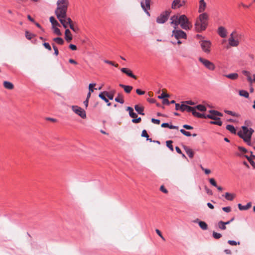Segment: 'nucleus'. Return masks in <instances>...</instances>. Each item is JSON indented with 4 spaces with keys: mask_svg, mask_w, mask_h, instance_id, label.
I'll list each match as a JSON object with an SVG mask.
<instances>
[{
    "mask_svg": "<svg viewBox=\"0 0 255 255\" xmlns=\"http://www.w3.org/2000/svg\"><path fill=\"white\" fill-rule=\"evenodd\" d=\"M170 20L171 24L174 25L175 29H176L179 25H180L181 27L185 30H188L190 28V23L187 16L184 14L174 15L171 17Z\"/></svg>",
    "mask_w": 255,
    "mask_h": 255,
    "instance_id": "obj_1",
    "label": "nucleus"
},
{
    "mask_svg": "<svg viewBox=\"0 0 255 255\" xmlns=\"http://www.w3.org/2000/svg\"><path fill=\"white\" fill-rule=\"evenodd\" d=\"M242 128L243 131L240 130L237 133V134L242 138L248 145L250 146L252 145L251 141L252 135L254 132V130L252 128H248L246 126H242Z\"/></svg>",
    "mask_w": 255,
    "mask_h": 255,
    "instance_id": "obj_2",
    "label": "nucleus"
},
{
    "mask_svg": "<svg viewBox=\"0 0 255 255\" xmlns=\"http://www.w3.org/2000/svg\"><path fill=\"white\" fill-rule=\"evenodd\" d=\"M207 26V13L204 12L200 14L197 18L195 23V29L197 31L201 32L205 30Z\"/></svg>",
    "mask_w": 255,
    "mask_h": 255,
    "instance_id": "obj_3",
    "label": "nucleus"
},
{
    "mask_svg": "<svg viewBox=\"0 0 255 255\" xmlns=\"http://www.w3.org/2000/svg\"><path fill=\"white\" fill-rule=\"evenodd\" d=\"M243 35L238 33L237 31L234 30L230 34L228 39L229 45L230 47H237L239 45Z\"/></svg>",
    "mask_w": 255,
    "mask_h": 255,
    "instance_id": "obj_4",
    "label": "nucleus"
},
{
    "mask_svg": "<svg viewBox=\"0 0 255 255\" xmlns=\"http://www.w3.org/2000/svg\"><path fill=\"white\" fill-rule=\"evenodd\" d=\"M56 4L57 7L55 10V14L56 15L66 14L69 4L68 0H58Z\"/></svg>",
    "mask_w": 255,
    "mask_h": 255,
    "instance_id": "obj_5",
    "label": "nucleus"
},
{
    "mask_svg": "<svg viewBox=\"0 0 255 255\" xmlns=\"http://www.w3.org/2000/svg\"><path fill=\"white\" fill-rule=\"evenodd\" d=\"M171 12L170 10H167L161 13L156 18V22L160 24L164 23L168 20Z\"/></svg>",
    "mask_w": 255,
    "mask_h": 255,
    "instance_id": "obj_6",
    "label": "nucleus"
},
{
    "mask_svg": "<svg viewBox=\"0 0 255 255\" xmlns=\"http://www.w3.org/2000/svg\"><path fill=\"white\" fill-rule=\"evenodd\" d=\"M172 36H174L177 39L181 38L186 39L187 35L186 33L182 30H177L174 28L172 31Z\"/></svg>",
    "mask_w": 255,
    "mask_h": 255,
    "instance_id": "obj_7",
    "label": "nucleus"
},
{
    "mask_svg": "<svg viewBox=\"0 0 255 255\" xmlns=\"http://www.w3.org/2000/svg\"><path fill=\"white\" fill-rule=\"evenodd\" d=\"M72 109L75 113L79 115L80 117L83 119H85L86 117V112L82 109L81 108L78 106H72Z\"/></svg>",
    "mask_w": 255,
    "mask_h": 255,
    "instance_id": "obj_8",
    "label": "nucleus"
},
{
    "mask_svg": "<svg viewBox=\"0 0 255 255\" xmlns=\"http://www.w3.org/2000/svg\"><path fill=\"white\" fill-rule=\"evenodd\" d=\"M223 116V114L215 110H208V119L213 120H220V117Z\"/></svg>",
    "mask_w": 255,
    "mask_h": 255,
    "instance_id": "obj_9",
    "label": "nucleus"
},
{
    "mask_svg": "<svg viewBox=\"0 0 255 255\" xmlns=\"http://www.w3.org/2000/svg\"><path fill=\"white\" fill-rule=\"evenodd\" d=\"M150 1L151 0H144V1H141L140 2L142 8L146 13V14L149 16H150V13L148 10L150 9Z\"/></svg>",
    "mask_w": 255,
    "mask_h": 255,
    "instance_id": "obj_10",
    "label": "nucleus"
},
{
    "mask_svg": "<svg viewBox=\"0 0 255 255\" xmlns=\"http://www.w3.org/2000/svg\"><path fill=\"white\" fill-rule=\"evenodd\" d=\"M217 33L222 38H225L228 34L227 29L224 26H219L217 30Z\"/></svg>",
    "mask_w": 255,
    "mask_h": 255,
    "instance_id": "obj_11",
    "label": "nucleus"
},
{
    "mask_svg": "<svg viewBox=\"0 0 255 255\" xmlns=\"http://www.w3.org/2000/svg\"><path fill=\"white\" fill-rule=\"evenodd\" d=\"M57 18L58 19L60 23L62 24L64 28H67L69 24L66 21V14L64 15L56 14Z\"/></svg>",
    "mask_w": 255,
    "mask_h": 255,
    "instance_id": "obj_12",
    "label": "nucleus"
},
{
    "mask_svg": "<svg viewBox=\"0 0 255 255\" xmlns=\"http://www.w3.org/2000/svg\"><path fill=\"white\" fill-rule=\"evenodd\" d=\"M121 71L130 77H131L133 79L136 78V76L132 73V72L127 68H122L121 69Z\"/></svg>",
    "mask_w": 255,
    "mask_h": 255,
    "instance_id": "obj_13",
    "label": "nucleus"
},
{
    "mask_svg": "<svg viewBox=\"0 0 255 255\" xmlns=\"http://www.w3.org/2000/svg\"><path fill=\"white\" fill-rule=\"evenodd\" d=\"M194 108H195L190 107V106H189L188 105H184V104H182L181 105V107H180V111H182V112H184L185 111H187L188 112L192 113V112L193 111Z\"/></svg>",
    "mask_w": 255,
    "mask_h": 255,
    "instance_id": "obj_14",
    "label": "nucleus"
},
{
    "mask_svg": "<svg viewBox=\"0 0 255 255\" xmlns=\"http://www.w3.org/2000/svg\"><path fill=\"white\" fill-rule=\"evenodd\" d=\"M65 39L68 42H69L72 39V35L71 31L69 29H66L65 31Z\"/></svg>",
    "mask_w": 255,
    "mask_h": 255,
    "instance_id": "obj_15",
    "label": "nucleus"
},
{
    "mask_svg": "<svg viewBox=\"0 0 255 255\" xmlns=\"http://www.w3.org/2000/svg\"><path fill=\"white\" fill-rule=\"evenodd\" d=\"M194 222L198 223L200 227L203 229V230H206L207 229V224L203 221H199L198 219H197L195 221H194Z\"/></svg>",
    "mask_w": 255,
    "mask_h": 255,
    "instance_id": "obj_16",
    "label": "nucleus"
},
{
    "mask_svg": "<svg viewBox=\"0 0 255 255\" xmlns=\"http://www.w3.org/2000/svg\"><path fill=\"white\" fill-rule=\"evenodd\" d=\"M126 110L127 111H128L129 115L131 118L134 119V118H136L137 117V115L134 112L133 109L132 108H131L130 107H128L127 108Z\"/></svg>",
    "mask_w": 255,
    "mask_h": 255,
    "instance_id": "obj_17",
    "label": "nucleus"
},
{
    "mask_svg": "<svg viewBox=\"0 0 255 255\" xmlns=\"http://www.w3.org/2000/svg\"><path fill=\"white\" fill-rule=\"evenodd\" d=\"M192 115L196 117L200 118H205L206 119L207 118V116L205 115L204 114L200 113L196 111L195 108H194L193 111L192 112Z\"/></svg>",
    "mask_w": 255,
    "mask_h": 255,
    "instance_id": "obj_18",
    "label": "nucleus"
},
{
    "mask_svg": "<svg viewBox=\"0 0 255 255\" xmlns=\"http://www.w3.org/2000/svg\"><path fill=\"white\" fill-rule=\"evenodd\" d=\"M119 86L121 88H123L125 92L127 93H129L133 88L131 86L125 85L123 84H120Z\"/></svg>",
    "mask_w": 255,
    "mask_h": 255,
    "instance_id": "obj_19",
    "label": "nucleus"
},
{
    "mask_svg": "<svg viewBox=\"0 0 255 255\" xmlns=\"http://www.w3.org/2000/svg\"><path fill=\"white\" fill-rule=\"evenodd\" d=\"M199 3L200 4L198 12L201 13L205 10V7L206 6V3L204 0H200Z\"/></svg>",
    "mask_w": 255,
    "mask_h": 255,
    "instance_id": "obj_20",
    "label": "nucleus"
},
{
    "mask_svg": "<svg viewBox=\"0 0 255 255\" xmlns=\"http://www.w3.org/2000/svg\"><path fill=\"white\" fill-rule=\"evenodd\" d=\"M252 206V203L249 202L246 205H242L241 204H238V208L240 210H247Z\"/></svg>",
    "mask_w": 255,
    "mask_h": 255,
    "instance_id": "obj_21",
    "label": "nucleus"
},
{
    "mask_svg": "<svg viewBox=\"0 0 255 255\" xmlns=\"http://www.w3.org/2000/svg\"><path fill=\"white\" fill-rule=\"evenodd\" d=\"M3 86L8 90H12L14 88L13 84L10 82L5 81L3 82Z\"/></svg>",
    "mask_w": 255,
    "mask_h": 255,
    "instance_id": "obj_22",
    "label": "nucleus"
},
{
    "mask_svg": "<svg viewBox=\"0 0 255 255\" xmlns=\"http://www.w3.org/2000/svg\"><path fill=\"white\" fill-rule=\"evenodd\" d=\"M182 5V4L180 3V0H174L172 3V8L173 9H176L181 7Z\"/></svg>",
    "mask_w": 255,
    "mask_h": 255,
    "instance_id": "obj_23",
    "label": "nucleus"
},
{
    "mask_svg": "<svg viewBox=\"0 0 255 255\" xmlns=\"http://www.w3.org/2000/svg\"><path fill=\"white\" fill-rule=\"evenodd\" d=\"M134 109L138 114L141 115H144L143 113L144 108L143 107H139L138 105H136L134 106Z\"/></svg>",
    "mask_w": 255,
    "mask_h": 255,
    "instance_id": "obj_24",
    "label": "nucleus"
},
{
    "mask_svg": "<svg viewBox=\"0 0 255 255\" xmlns=\"http://www.w3.org/2000/svg\"><path fill=\"white\" fill-rule=\"evenodd\" d=\"M162 128H168L170 129H178V127L173 125H170L167 123H164L161 124Z\"/></svg>",
    "mask_w": 255,
    "mask_h": 255,
    "instance_id": "obj_25",
    "label": "nucleus"
},
{
    "mask_svg": "<svg viewBox=\"0 0 255 255\" xmlns=\"http://www.w3.org/2000/svg\"><path fill=\"white\" fill-rule=\"evenodd\" d=\"M225 76L232 80H236L238 78L239 75L238 73H233L225 75Z\"/></svg>",
    "mask_w": 255,
    "mask_h": 255,
    "instance_id": "obj_26",
    "label": "nucleus"
},
{
    "mask_svg": "<svg viewBox=\"0 0 255 255\" xmlns=\"http://www.w3.org/2000/svg\"><path fill=\"white\" fill-rule=\"evenodd\" d=\"M236 195L235 194L226 192L225 194V198L229 201H232L235 197Z\"/></svg>",
    "mask_w": 255,
    "mask_h": 255,
    "instance_id": "obj_27",
    "label": "nucleus"
},
{
    "mask_svg": "<svg viewBox=\"0 0 255 255\" xmlns=\"http://www.w3.org/2000/svg\"><path fill=\"white\" fill-rule=\"evenodd\" d=\"M116 102H118L120 104L124 103V100L123 99V96L120 93H118L117 97L115 99Z\"/></svg>",
    "mask_w": 255,
    "mask_h": 255,
    "instance_id": "obj_28",
    "label": "nucleus"
},
{
    "mask_svg": "<svg viewBox=\"0 0 255 255\" xmlns=\"http://www.w3.org/2000/svg\"><path fill=\"white\" fill-rule=\"evenodd\" d=\"M50 21L52 25V27L54 26H60V24L53 16L50 17Z\"/></svg>",
    "mask_w": 255,
    "mask_h": 255,
    "instance_id": "obj_29",
    "label": "nucleus"
},
{
    "mask_svg": "<svg viewBox=\"0 0 255 255\" xmlns=\"http://www.w3.org/2000/svg\"><path fill=\"white\" fill-rule=\"evenodd\" d=\"M226 129L230 131L232 133L236 134V129L235 127L231 125H228L226 126Z\"/></svg>",
    "mask_w": 255,
    "mask_h": 255,
    "instance_id": "obj_30",
    "label": "nucleus"
},
{
    "mask_svg": "<svg viewBox=\"0 0 255 255\" xmlns=\"http://www.w3.org/2000/svg\"><path fill=\"white\" fill-rule=\"evenodd\" d=\"M184 149L188 156L190 158H192L194 156V153L192 151V150L191 149L187 147V146H185Z\"/></svg>",
    "mask_w": 255,
    "mask_h": 255,
    "instance_id": "obj_31",
    "label": "nucleus"
},
{
    "mask_svg": "<svg viewBox=\"0 0 255 255\" xmlns=\"http://www.w3.org/2000/svg\"><path fill=\"white\" fill-rule=\"evenodd\" d=\"M201 46L202 48V50L205 52H207V40L202 41L201 43Z\"/></svg>",
    "mask_w": 255,
    "mask_h": 255,
    "instance_id": "obj_32",
    "label": "nucleus"
},
{
    "mask_svg": "<svg viewBox=\"0 0 255 255\" xmlns=\"http://www.w3.org/2000/svg\"><path fill=\"white\" fill-rule=\"evenodd\" d=\"M25 35L26 38L28 40L31 39L33 37H35V34H34L32 33H30L28 31H27V30L25 31Z\"/></svg>",
    "mask_w": 255,
    "mask_h": 255,
    "instance_id": "obj_33",
    "label": "nucleus"
},
{
    "mask_svg": "<svg viewBox=\"0 0 255 255\" xmlns=\"http://www.w3.org/2000/svg\"><path fill=\"white\" fill-rule=\"evenodd\" d=\"M53 40L59 45H63L64 43V40L59 37L54 38Z\"/></svg>",
    "mask_w": 255,
    "mask_h": 255,
    "instance_id": "obj_34",
    "label": "nucleus"
},
{
    "mask_svg": "<svg viewBox=\"0 0 255 255\" xmlns=\"http://www.w3.org/2000/svg\"><path fill=\"white\" fill-rule=\"evenodd\" d=\"M242 73L244 75L247 76L248 81L250 83V82L252 81V77L251 76L250 72L248 71L244 70L242 71Z\"/></svg>",
    "mask_w": 255,
    "mask_h": 255,
    "instance_id": "obj_35",
    "label": "nucleus"
},
{
    "mask_svg": "<svg viewBox=\"0 0 255 255\" xmlns=\"http://www.w3.org/2000/svg\"><path fill=\"white\" fill-rule=\"evenodd\" d=\"M239 95L241 96L244 97L246 98H249V96L248 92L245 90H240L239 91Z\"/></svg>",
    "mask_w": 255,
    "mask_h": 255,
    "instance_id": "obj_36",
    "label": "nucleus"
},
{
    "mask_svg": "<svg viewBox=\"0 0 255 255\" xmlns=\"http://www.w3.org/2000/svg\"><path fill=\"white\" fill-rule=\"evenodd\" d=\"M194 108H195L196 110L197 109L201 112L205 111L206 110V107L202 105H197V106L195 107Z\"/></svg>",
    "mask_w": 255,
    "mask_h": 255,
    "instance_id": "obj_37",
    "label": "nucleus"
},
{
    "mask_svg": "<svg viewBox=\"0 0 255 255\" xmlns=\"http://www.w3.org/2000/svg\"><path fill=\"white\" fill-rule=\"evenodd\" d=\"M218 227L221 230H224L226 229V226L224 224V222L220 221L218 223Z\"/></svg>",
    "mask_w": 255,
    "mask_h": 255,
    "instance_id": "obj_38",
    "label": "nucleus"
},
{
    "mask_svg": "<svg viewBox=\"0 0 255 255\" xmlns=\"http://www.w3.org/2000/svg\"><path fill=\"white\" fill-rule=\"evenodd\" d=\"M214 121H210L209 122L211 124L217 125L219 126H222V122L220 120H214Z\"/></svg>",
    "mask_w": 255,
    "mask_h": 255,
    "instance_id": "obj_39",
    "label": "nucleus"
},
{
    "mask_svg": "<svg viewBox=\"0 0 255 255\" xmlns=\"http://www.w3.org/2000/svg\"><path fill=\"white\" fill-rule=\"evenodd\" d=\"M224 112L228 115H231L234 117H239V115L238 114L234 113L231 111L225 110H224Z\"/></svg>",
    "mask_w": 255,
    "mask_h": 255,
    "instance_id": "obj_40",
    "label": "nucleus"
},
{
    "mask_svg": "<svg viewBox=\"0 0 255 255\" xmlns=\"http://www.w3.org/2000/svg\"><path fill=\"white\" fill-rule=\"evenodd\" d=\"M106 95H105L104 93V92H101L99 94V97L101 99H102L103 100H104L106 103H108V99L106 97Z\"/></svg>",
    "mask_w": 255,
    "mask_h": 255,
    "instance_id": "obj_41",
    "label": "nucleus"
},
{
    "mask_svg": "<svg viewBox=\"0 0 255 255\" xmlns=\"http://www.w3.org/2000/svg\"><path fill=\"white\" fill-rule=\"evenodd\" d=\"M166 146L172 151H173V147L172 144V140H167L166 142Z\"/></svg>",
    "mask_w": 255,
    "mask_h": 255,
    "instance_id": "obj_42",
    "label": "nucleus"
},
{
    "mask_svg": "<svg viewBox=\"0 0 255 255\" xmlns=\"http://www.w3.org/2000/svg\"><path fill=\"white\" fill-rule=\"evenodd\" d=\"M54 32L57 35L60 36L62 35V33L60 30V29L57 27L56 26H54L52 27Z\"/></svg>",
    "mask_w": 255,
    "mask_h": 255,
    "instance_id": "obj_43",
    "label": "nucleus"
},
{
    "mask_svg": "<svg viewBox=\"0 0 255 255\" xmlns=\"http://www.w3.org/2000/svg\"><path fill=\"white\" fill-rule=\"evenodd\" d=\"M104 93L110 100H113L114 98L113 93H110L109 92L104 91Z\"/></svg>",
    "mask_w": 255,
    "mask_h": 255,
    "instance_id": "obj_44",
    "label": "nucleus"
},
{
    "mask_svg": "<svg viewBox=\"0 0 255 255\" xmlns=\"http://www.w3.org/2000/svg\"><path fill=\"white\" fill-rule=\"evenodd\" d=\"M245 157L248 159L252 166L255 168V162H254L252 159L251 157L248 156V155H245Z\"/></svg>",
    "mask_w": 255,
    "mask_h": 255,
    "instance_id": "obj_45",
    "label": "nucleus"
},
{
    "mask_svg": "<svg viewBox=\"0 0 255 255\" xmlns=\"http://www.w3.org/2000/svg\"><path fill=\"white\" fill-rule=\"evenodd\" d=\"M210 183L215 187H217V184L216 180L214 178H210L209 179Z\"/></svg>",
    "mask_w": 255,
    "mask_h": 255,
    "instance_id": "obj_46",
    "label": "nucleus"
},
{
    "mask_svg": "<svg viewBox=\"0 0 255 255\" xmlns=\"http://www.w3.org/2000/svg\"><path fill=\"white\" fill-rule=\"evenodd\" d=\"M180 131L184 135L186 136H190L191 135V134L190 133V132H188V131H186L185 130H184V129H181L180 130Z\"/></svg>",
    "mask_w": 255,
    "mask_h": 255,
    "instance_id": "obj_47",
    "label": "nucleus"
},
{
    "mask_svg": "<svg viewBox=\"0 0 255 255\" xmlns=\"http://www.w3.org/2000/svg\"><path fill=\"white\" fill-rule=\"evenodd\" d=\"M199 60L206 67H207V60L202 57L199 58Z\"/></svg>",
    "mask_w": 255,
    "mask_h": 255,
    "instance_id": "obj_48",
    "label": "nucleus"
},
{
    "mask_svg": "<svg viewBox=\"0 0 255 255\" xmlns=\"http://www.w3.org/2000/svg\"><path fill=\"white\" fill-rule=\"evenodd\" d=\"M169 97V95L167 94H165L164 93H162L160 95L158 96V98L160 99H165L166 98H168Z\"/></svg>",
    "mask_w": 255,
    "mask_h": 255,
    "instance_id": "obj_49",
    "label": "nucleus"
},
{
    "mask_svg": "<svg viewBox=\"0 0 255 255\" xmlns=\"http://www.w3.org/2000/svg\"><path fill=\"white\" fill-rule=\"evenodd\" d=\"M213 236L216 239H220L222 237V235L220 233L213 232Z\"/></svg>",
    "mask_w": 255,
    "mask_h": 255,
    "instance_id": "obj_50",
    "label": "nucleus"
},
{
    "mask_svg": "<svg viewBox=\"0 0 255 255\" xmlns=\"http://www.w3.org/2000/svg\"><path fill=\"white\" fill-rule=\"evenodd\" d=\"M104 61L105 63L109 64H110V65H113V66H114L116 67H118V64H115L113 62H112L111 61H109V60H104Z\"/></svg>",
    "mask_w": 255,
    "mask_h": 255,
    "instance_id": "obj_51",
    "label": "nucleus"
},
{
    "mask_svg": "<svg viewBox=\"0 0 255 255\" xmlns=\"http://www.w3.org/2000/svg\"><path fill=\"white\" fill-rule=\"evenodd\" d=\"M228 243L231 246H236L237 245H240V243L239 242H237L235 241H233V240H229Z\"/></svg>",
    "mask_w": 255,
    "mask_h": 255,
    "instance_id": "obj_52",
    "label": "nucleus"
},
{
    "mask_svg": "<svg viewBox=\"0 0 255 255\" xmlns=\"http://www.w3.org/2000/svg\"><path fill=\"white\" fill-rule=\"evenodd\" d=\"M96 85V83H90L89 85V92L93 93L94 92L93 87Z\"/></svg>",
    "mask_w": 255,
    "mask_h": 255,
    "instance_id": "obj_53",
    "label": "nucleus"
},
{
    "mask_svg": "<svg viewBox=\"0 0 255 255\" xmlns=\"http://www.w3.org/2000/svg\"><path fill=\"white\" fill-rule=\"evenodd\" d=\"M52 45L53 48L54 50V55H55L56 56L58 55L59 54V51H58L57 47L55 46L54 43H52Z\"/></svg>",
    "mask_w": 255,
    "mask_h": 255,
    "instance_id": "obj_54",
    "label": "nucleus"
},
{
    "mask_svg": "<svg viewBox=\"0 0 255 255\" xmlns=\"http://www.w3.org/2000/svg\"><path fill=\"white\" fill-rule=\"evenodd\" d=\"M43 46L46 48L47 49V50H48L49 51H51V47L50 45V44L48 43H47V42H44L43 43Z\"/></svg>",
    "mask_w": 255,
    "mask_h": 255,
    "instance_id": "obj_55",
    "label": "nucleus"
},
{
    "mask_svg": "<svg viewBox=\"0 0 255 255\" xmlns=\"http://www.w3.org/2000/svg\"><path fill=\"white\" fill-rule=\"evenodd\" d=\"M215 69V65L213 63L208 61V69L214 70Z\"/></svg>",
    "mask_w": 255,
    "mask_h": 255,
    "instance_id": "obj_56",
    "label": "nucleus"
},
{
    "mask_svg": "<svg viewBox=\"0 0 255 255\" xmlns=\"http://www.w3.org/2000/svg\"><path fill=\"white\" fill-rule=\"evenodd\" d=\"M141 119V118L140 117H139L138 118H134V119H133L132 120V122L133 123H139L140 122Z\"/></svg>",
    "mask_w": 255,
    "mask_h": 255,
    "instance_id": "obj_57",
    "label": "nucleus"
},
{
    "mask_svg": "<svg viewBox=\"0 0 255 255\" xmlns=\"http://www.w3.org/2000/svg\"><path fill=\"white\" fill-rule=\"evenodd\" d=\"M141 136L142 137H146V138H148V135L147 133V131L145 129H143L142 131V133H141Z\"/></svg>",
    "mask_w": 255,
    "mask_h": 255,
    "instance_id": "obj_58",
    "label": "nucleus"
},
{
    "mask_svg": "<svg viewBox=\"0 0 255 255\" xmlns=\"http://www.w3.org/2000/svg\"><path fill=\"white\" fill-rule=\"evenodd\" d=\"M151 122L153 124L159 125L160 123V121L158 119H155L154 118L151 119Z\"/></svg>",
    "mask_w": 255,
    "mask_h": 255,
    "instance_id": "obj_59",
    "label": "nucleus"
},
{
    "mask_svg": "<svg viewBox=\"0 0 255 255\" xmlns=\"http://www.w3.org/2000/svg\"><path fill=\"white\" fill-rule=\"evenodd\" d=\"M183 128L186 129H192L193 128V127L191 126L188 125H184L183 126Z\"/></svg>",
    "mask_w": 255,
    "mask_h": 255,
    "instance_id": "obj_60",
    "label": "nucleus"
},
{
    "mask_svg": "<svg viewBox=\"0 0 255 255\" xmlns=\"http://www.w3.org/2000/svg\"><path fill=\"white\" fill-rule=\"evenodd\" d=\"M160 190L161 191L164 193H167L168 192L167 190L164 187L163 185L160 186Z\"/></svg>",
    "mask_w": 255,
    "mask_h": 255,
    "instance_id": "obj_61",
    "label": "nucleus"
},
{
    "mask_svg": "<svg viewBox=\"0 0 255 255\" xmlns=\"http://www.w3.org/2000/svg\"><path fill=\"white\" fill-rule=\"evenodd\" d=\"M136 93L139 95H142L144 94L145 92L143 91H141V90L137 89L136 90Z\"/></svg>",
    "mask_w": 255,
    "mask_h": 255,
    "instance_id": "obj_62",
    "label": "nucleus"
},
{
    "mask_svg": "<svg viewBox=\"0 0 255 255\" xmlns=\"http://www.w3.org/2000/svg\"><path fill=\"white\" fill-rule=\"evenodd\" d=\"M162 104L164 105H169L170 104V102L167 99L165 98L162 100Z\"/></svg>",
    "mask_w": 255,
    "mask_h": 255,
    "instance_id": "obj_63",
    "label": "nucleus"
},
{
    "mask_svg": "<svg viewBox=\"0 0 255 255\" xmlns=\"http://www.w3.org/2000/svg\"><path fill=\"white\" fill-rule=\"evenodd\" d=\"M222 210L227 213L230 212L231 211V208L230 207H225L222 208Z\"/></svg>",
    "mask_w": 255,
    "mask_h": 255,
    "instance_id": "obj_64",
    "label": "nucleus"
}]
</instances>
